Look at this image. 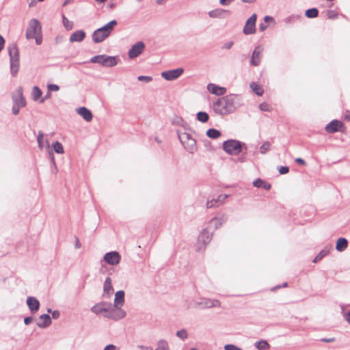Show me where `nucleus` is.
I'll use <instances>...</instances> for the list:
<instances>
[{
	"mask_svg": "<svg viewBox=\"0 0 350 350\" xmlns=\"http://www.w3.org/2000/svg\"><path fill=\"white\" fill-rule=\"evenodd\" d=\"M76 111L87 122H90L93 118L92 113L85 107H79Z\"/></svg>",
	"mask_w": 350,
	"mask_h": 350,
	"instance_id": "a878e982",
	"label": "nucleus"
},
{
	"mask_svg": "<svg viewBox=\"0 0 350 350\" xmlns=\"http://www.w3.org/2000/svg\"><path fill=\"white\" fill-rule=\"evenodd\" d=\"M196 305L201 308H208L212 307H219L221 303L217 299H211L208 298H201L200 301L196 302Z\"/></svg>",
	"mask_w": 350,
	"mask_h": 350,
	"instance_id": "4468645a",
	"label": "nucleus"
},
{
	"mask_svg": "<svg viewBox=\"0 0 350 350\" xmlns=\"http://www.w3.org/2000/svg\"><path fill=\"white\" fill-rule=\"evenodd\" d=\"M85 36L86 33L83 30H77L70 35L69 38V41L70 42H81L84 40Z\"/></svg>",
	"mask_w": 350,
	"mask_h": 350,
	"instance_id": "393cba45",
	"label": "nucleus"
},
{
	"mask_svg": "<svg viewBox=\"0 0 350 350\" xmlns=\"http://www.w3.org/2000/svg\"><path fill=\"white\" fill-rule=\"evenodd\" d=\"M43 136H44L43 133L42 131H39L38 132V135L37 136V142H38V148L40 150H42L43 148H44V145H43Z\"/></svg>",
	"mask_w": 350,
	"mask_h": 350,
	"instance_id": "37998d69",
	"label": "nucleus"
},
{
	"mask_svg": "<svg viewBox=\"0 0 350 350\" xmlns=\"http://www.w3.org/2000/svg\"><path fill=\"white\" fill-rule=\"evenodd\" d=\"M228 195L227 194H221L218 196L217 198L208 200L206 204V206L207 208L217 207L220 204L224 203L225 200L228 198Z\"/></svg>",
	"mask_w": 350,
	"mask_h": 350,
	"instance_id": "2eb2a0df",
	"label": "nucleus"
},
{
	"mask_svg": "<svg viewBox=\"0 0 350 350\" xmlns=\"http://www.w3.org/2000/svg\"><path fill=\"white\" fill-rule=\"evenodd\" d=\"M253 185L257 188H263L265 190H269L271 187L270 183L263 180L261 178H256L253 182Z\"/></svg>",
	"mask_w": 350,
	"mask_h": 350,
	"instance_id": "c756f323",
	"label": "nucleus"
},
{
	"mask_svg": "<svg viewBox=\"0 0 350 350\" xmlns=\"http://www.w3.org/2000/svg\"><path fill=\"white\" fill-rule=\"evenodd\" d=\"M295 162L299 165H306L305 161L301 158H297L295 159Z\"/></svg>",
	"mask_w": 350,
	"mask_h": 350,
	"instance_id": "69168bd1",
	"label": "nucleus"
},
{
	"mask_svg": "<svg viewBox=\"0 0 350 350\" xmlns=\"http://www.w3.org/2000/svg\"><path fill=\"white\" fill-rule=\"evenodd\" d=\"M42 90L38 86H34L32 90V98L33 100H37L42 96Z\"/></svg>",
	"mask_w": 350,
	"mask_h": 350,
	"instance_id": "4c0bfd02",
	"label": "nucleus"
},
{
	"mask_svg": "<svg viewBox=\"0 0 350 350\" xmlns=\"http://www.w3.org/2000/svg\"><path fill=\"white\" fill-rule=\"evenodd\" d=\"M17 94H18V97L13 96V103L14 105H18L20 107H24L26 105V101L25 97L23 94V88L19 87L17 89Z\"/></svg>",
	"mask_w": 350,
	"mask_h": 350,
	"instance_id": "5701e85b",
	"label": "nucleus"
},
{
	"mask_svg": "<svg viewBox=\"0 0 350 350\" xmlns=\"http://www.w3.org/2000/svg\"><path fill=\"white\" fill-rule=\"evenodd\" d=\"M107 306H108V302L101 301V302H99V303L95 304L94 306H93L91 308L90 310L92 312H93L96 314H103V315L104 314H105V312L107 311Z\"/></svg>",
	"mask_w": 350,
	"mask_h": 350,
	"instance_id": "4be33fe9",
	"label": "nucleus"
},
{
	"mask_svg": "<svg viewBox=\"0 0 350 350\" xmlns=\"http://www.w3.org/2000/svg\"><path fill=\"white\" fill-rule=\"evenodd\" d=\"M227 216L226 215H222L219 217H213L211 219L208 224V228H211L212 226H214V230H217L219 228L224 224H225L227 221Z\"/></svg>",
	"mask_w": 350,
	"mask_h": 350,
	"instance_id": "6ab92c4d",
	"label": "nucleus"
},
{
	"mask_svg": "<svg viewBox=\"0 0 350 350\" xmlns=\"http://www.w3.org/2000/svg\"><path fill=\"white\" fill-rule=\"evenodd\" d=\"M137 79L139 81H145L148 83L152 80V77L150 76L140 75L137 77Z\"/></svg>",
	"mask_w": 350,
	"mask_h": 350,
	"instance_id": "8fccbe9b",
	"label": "nucleus"
},
{
	"mask_svg": "<svg viewBox=\"0 0 350 350\" xmlns=\"http://www.w3.org/2000/svg\"><path fill=\"white\" fill-rule=\"evenodd\" d=\"M52 147L54 151L57 154L64 153V147L62 144L59 142H55L52 144Z\"/></svg>",
	"mask_w": 350,
	"mask_h": 350,
	"instance_id": "58836bf2",
	"label": "nucleus"
},
{
	"mask_svg": "<svg viewBox=\"0 0 350 350\" xmlns=\"http://www.w3.org/2000/svg\"><path fill=\"white\" fill-rule=\"evenodd\" d=\"M124 291L122 290L118 291L115 294L113 305L115 306L121 307L124 303Z\"/></svg>",
	"mask_w": 350,
	"mask_h": 350,
	"instance_id": "bb28decb",
	"label": "nucleus"
},
{
	"mask_svg": "<svg viewBox=\"0 0 350 350\" xmlns=\"http://www.w3.org/2000/svg\"><path fill=\"white\" fill-rule=\"evenodd\" d=\"M250 88L258 96H261L263 94V90L258 84L254 82L250 84Z\"/></svg>",
	"mask_w": 350,
	"mask_h": 350,
	"instance_id": "ea45409f",
	"label": "nucleus"
},
{
	"mask_svg": "<svg viewBox=\"0 0 350 350\" xmlns=\"http://www.w3.org/2000/svg\"><path fill=\"white\" fill-rule=\"evenodd\" d=\"M197 120L202 123L207 122L209 119V116L206 112L199 111L196 114Z\"/></svg>",
	"mask_w": 350,
	"mask_h": 350,
	"instance_id": "e433bc0d",
	"label": "nucleus"
},
{
	"mask_svg": "<svg viewBox=\"0 0 350 350\" xmlns=\"http://www.w3.org/2000/svg\"><path fill=\"white\" fill-rule=\"evenodd\" d=\"M326 15L329 19H336L338 18V13L332 10H327L326 12Z\"/></svg>",
	"mask_w": 350,
	"mask_h": 350,
	"instance_id": "49530a36",
	"label": "nucleus"
},
{
	"mask_svg": "<svg viewBox=\"0 0 350 350\" xmlns=\"http://www.w3.org/2000/svg\"><path fill=\"white\" fill-rule=\"evenodd\" d=\"M52 323L51 317L48 314H43L39 317L36 325L40 328L48 327Z\"/></svg>",
	"mask_w": 350,
	"mask_h": 350,
	"instance_id": "412c9836",
	"label": "nucleus"
},
{
	"mask_svg": "<svg viewBox=\"0 0 350 350\" xmlns=\"http://www.w3.org/2000/svg\"><path fill=\"white\" fill-rule=\"evenodd\" d=\"M120 62L118 56L97 55L90 58L89 62L98 64L104 67L111 68L117 66Z\"/></svg>",
	"mask_w": 350,
	"mask_h": 350,
	"instance_id": "20e7f679",
	"label": "nucleus"
},
{
	"mask_svg": "<svg viewBox=\"0 0 350 350\" xmlns=\"http://www.w3.org/2000/svg\"><path fill=\"white\" fill-rule=\"evenodd\" d=\"M121 260L120 254L116 251L107 252L103 256V260L110 265H118Z\"/></svg>",
	"mask_w": 350,
	"mask_h": 350,
	"instance_id": "f8f14e48",
	"label": "nucleus"
},
{
	"mask_svg": "<svg viewBox=\"0 0 350 350\" xmlns=\"http://www.w3.org/2000/svg\"><path fill=\"white\" fill-rule=\"evenodd\" d=\"M146 45H133L129 51L128 55L130 59H134L139 56L144 50Z\"/></svg>",
	"mask_w": 350,
	"mask_h": 350,
	"instance_id": "b1692460",
	"label": "nucleus"
},
{
	"mask_svg": "<svg viewBox=\"0 0 350 350\" xmlns=\"http://www.w3.org/2000/svg\"><path fill=\"white\" fill-rule=\"evenodd\" d=\"M319 10L316 8L308 9L305 12V16L308 18H314L318 16Z\"/></svg>",
	"mask_w": 350,
	"mask_h": 350,
	"instance_id": "f704fd0d",
	"label": "nucleus"
},
{
	"mask_svg": "<svg viewBox=\"0 0 350 350\" xmlns=\"http://www.w3.org/2000/svg\"><path fill=\"white\" fill-rule=\"evenodd\" d=\"M68 33H65L63 34H58L55 38V42L57 44L59 42H65L67 41Z\"/></svg>",
	"mask_w": 350,
	"mask_h": 350,
	"instance_id": "a18cd8bd",
	"label": "nucleus"
},
{
	"mask_svg": "<svg viewBox=\"0 0 350 350\" xmlns=\"http://www.w3.org/2000/svg\"><path fill=\"white\" fill-rule=\"evenodd\" d=\"M344 124L338 120H332L325 126V131L329 133H334L338 131H342Z\"/></svg>",
	"mask_w": 350,
	"mask_h": 350,
	"instance_id": "ddd939ff",
	"label": "nucleus"
},
{
	"mask_svg": "<svg viewBox=\"0 0 350 350\" xmlns=\"http://www.w3.org/2000/svg\"><path fill=\"white\" fill-rule=\"evenodd\" d=\"M234 0H219V3L222 5H228Z\"/></svg>",
	"mask_w": 350,
	"mask_h": 350,
	"instance_id": "680f3d73",
	"label": "nucleus"
},
{
	"mask_svg": "<svg viewBox=\"0 0 350 350\" xmlns=\"http://www.w3.org/2000/svg\"><path fill=\"white\" fill-rule=\"evenodd\" d=\"M176 133L180 142L186 150L189 153H193L197 149L196 139L189 133L181 132L180 130H177Z\"/></svg>",
	"mask_w": 350,
	"mask_h": 350,
	"instance_id": "423d86ee",
	"label": "nucleus"
},
{
	"mask_svg": "<svg viewBox=\"0 0 350 350\" xmlns=\"http://www.w3.org/2000/svg\"><path fill=\"white\" fill-rule=\"evenodd\" d=\"M126 314V312L121 308L115 306V305H112L111 303H108L107 311L105 314H103V317L109 319L118 321L125 317Z\"/></svg>",
	"mask_w": 350,
	"mask_h": 350,
	"instance_id": "6e6552de",
	"label": "nucleus"
},
{
	"mask_svg": "<svg viewBox=\"0 0 350 350\" xmlns=\"http://www.w3.org/2000/svg\"><path fill=\"white\" fill-rule=\"evenodd\" d=\"M348 246V241L345 238H339L336 242V249L338 252L344 251Z\"/></svg>",
	"mask_w": 350,
	"mask_h": 350,
	"instance_id": "2f4dec72",
	"label": "nucleus"
},
{
	"mask_svg": "<svg viewBox=\"0 0 350 350\" xmlns=\"http://www.w3.org/2000/svg\"><path fill=\"white\" fill-rule=\"evenodd\" d=\"M50 97H51V92L48 91L46 94L43 98H41L40 103H43L46 99L49 98Z\"/></svg>",
	"mask_w": 350,
	"mask_h": 350,
	"instance_id": "0e129e2a",
	"label": "nucleus"
},
{
	"mask_svg": "<svg viewBox=\"0 0 350 350\" xmlns=\"http://www.w3.org/2000/svg\"><path fill=\"white\" fill-rule=\"evenodd\" d=\"M20 107L16 105L13 104L12 111L14 115H18L20 111Z\"/></svg>",
	"mask_w": 350,
	"mask_h": 350,
	"instance_id": "864d4df0",
	"label": "nucleus"
},
{
	"mask_svg": "<svg viewBox=\"0 0 350 350\" xmlns=\"http://www.w3.org/2000/svg\"><path fill=\"white\" fill-rule=\"evenodd\" d=\"M262 50L263 49L262 48L261 45H258L254 49L250 60V63L252 66H256L260 64Z\"/></svg>",
	"mask_w": 350,
	"mask_h": 350,
	"instance_id": "dca6fc26",
	"label": "nucleus"
},
{
	"mask_svg": "<svg viewBox=\"0 0 350 350\" xmlns=\"http://www.w3.org/2000/svg\"><path fill=\"white\" fill-rule=\"evenodd\" d=\"M176 336L180 339L185 340L188 338L187 332L185 329H182L176 332Z\"/></svg>",
	"mask_w": 350,
	"mask_h": 350,
	"instance_id": "a19ab883",
	"label": "nucleus"
},
{
	"mask_svg": "<svg viewBox=\"0 0 350 350\" xmlns=\"http://www.w3.org/2000/svg\"><path fill=\"white\" fill-rule=\"evenodd\" d=\"M60 312L59 310H53L51 313V317L54 319H57L59 317Z\"/></svg>",
	"mask_w": 350,
	"mask_h": 350,
	"instance_id": "5fc2aeb1",
	"label": "nucleus"
},
{
	"mask_svg": "<svg viewBox=\"0 0 350 350\" xmlns=\"http://www.w3.org/2000/svg\"><path fill=\"white\" fill-rule=\"evenodd\" d=\"M259 109L262 111H271V107L267 103H262L260 104Z\"/></svg>",
	"mask_w": 350,
	"mask_h": 350,
	"instance_id": "de8ad7c7",
	"label": "nucleus"
},
{
	"mask_svg": "<svg viewBox=\"0 0 350 350\" xmlns=\"http://www.w3.org/2000/svg\"><path fill=\"white\" fill-rule=\"evenodd\" d=\"M8 51L10 56V72L12 77H15L20 66L19 50L17 45H9Z\"/></svg>",
	"mask_w": 350,
	"mask_h": 350,
	"instance_id": "39448f33",
	"label": "nucleus"
},
{
	"mask_svg": "<svg viewBox=\"0 0 350 350\" xmlns=\"http://www.w3.org/2000/svg\"><path fill=\"white\" fill-rule=\"evenodd\" d=\"M269 22H274V18L272 16H265L264 17V23H267Z\"/></svg>",
	"mask_w": 350,
	"mask_h": 350,
	"instance_id": "4d7b16f0",
	"label": "nucleus"
},
{
	"mask_svg": "<svg viewBox=\"0 0 350 350\" xmlns=\"http://www.w3.org/2000/svg\"><path fill=\"white\" fill-rule=\"evenodd\" d=\"M118 22L116 20H112L105 24L104 26L96 29L92 33V40L96 43L103 42L107 38L113 30L114 27L117 25Z\"/></svg>",
	"mask_w": 350,
	"mask_h": 350,
	"instance_id": "f03ea898",
	"label": "nucleus"
},
{
	"mask_svg": "<svg viewBox=\"0 0 350 350\" xmlns=\"http://www.w3.org/2000/svg\"><path fill=\"white\" fill-rule=\"evenodd\" d=\"M206 135L209 138L215 139L219 138L221 135V133L219 130L212 128L206 131Z\"/></svg>",
	"mask_w": 350,
	"mask_h": 350,
	"instance_id": "72a5a7b5",
	"label": "nucleus"
},
{
	"mask_svg": "<svg viewBox=\"0 0 350 350\" xmlns=\"http://www.w3.org/2000/svg\"><path fill=\"white\" fill-rule=\"evenodd\" d=\"M213 237V232H210L206 228L202 230L198 238V251L204 250L206 245H208Z\"/></svg>",
	"mask_w": 350,
	"mask_h": 350,
	"instance_id": "1a4fd4ad",
	"label": "nucleus"
},
{
	"mask_svg": "<svg viewBox=\"0 0 350 350\" xmlns=\"http://www.w3.org/2000/svg\"><path fill=\"white\" fill-rule=\"evenodd\" d=\"M245 144L237 139H228L223 142L224 150L230 155H237L242 152Z\"/></svg>",
	"mask_w": 350,
	"mask_h": 350,
	"instance_id": "0eeeda50",
	"label": "nucleus"
},
{
	"mask_svg": "<svg viewBox=\"0 0 350 350\" xmlns=\"http://www.w3.org/2000/svg\"><path fill=\"white\" fill-rule=\"evenodd\" d=\"M49 157H50V159L51 161V162L53 163V165L55 166V158H54V155H53V153L52 152H49Z\"/></svg>",
	"mask_w": 350,
	"mask_h": 350,
	"instance_id": "774afa93",
	"label": "nucleus"
},
{
	"mask_svg": "<svg viewBox=\"0 0 350 350\" xmlns=\"http://www.w3.org/2000/svg\"><path fill=\"white\" fill-rule=\"evenodd\" d=\"M340 309L344 319L350 325V304H341Z\"/></svg>",
	"mask_w": 350,
	"mask_h": 350,
	"instance_id": "7c9ffc66",
	"label": "nucleus"
},
{
	"mask_svg": "<svg viewBox=\"0 0 350 350\" xmlns=\"http://www.w3.org/2000/svg\"><path fill=\"white\" fill-rule=\"evenodd\" d=\"M207 90L209 92L216 96H223L226 92V88L224 87L219 86L214 83H208L207 85Z\"/></svg>",
	"mask_w": 350,
	"mask_h": 350,
	"instance_id": "f3484780",
	"label": "nucleus"
},
{
	"mask_svg": "<svg viewBox=\"0 0 350 350\" xmlns=\"http://www.w3.org/2000/svg\"><path fill=\"white\" fill-rule=\"evenodd\" d=\"M332 248V245H327L325 246V247L316 256V257L313 259L312 262L314 263L318 262L323 258L328 255L330 252V250Z\"/></svg>",
	"mask_w": 350,
	"mask_h": 350,
	"instance_id": "cd10ccee",
	"label": "nucleus"
},
{
	"mask_svg": "<svg viewBox=\"0 0 350 350\" xmlns=\"http://www.w3.org/2000/svg\"><path fill=\"white\" fill-rule=\"evenodd\" d=\"M117 349L116 346H115L114 345H107V346H105V347L104 348V350H116Z\"/></svg>",
	"mask_w": 350,
	"mask_h": 350,
	"instance_id": "052dcab7",
	"label": "nucleus"
},
{
	"mask_svg": "<svg viewBox=\"0 0 350 350\" xmlns=\"http://www.w3.org/2000/svg\"><path fill=\"white\" fill-rule=\"evenodd\" d=\"M33 320V318L32 317H26L24 319V323L26 325H29Z\"/></svg>",
	"mask_w": 350,
	"mask_h": 350,
	"instance_id": "6e6d98bb",
	"label": "nucleus"
},
{
	"mask_svg": "<svg viewBox=\"0 0 350 350\" xmlns=\"http://www.w3.org/2000/svg\"><path fill=\"white\" fill-rule=\"evenodd\" d=\"M240 94H230L217 98L213 103V109L217 114L225 116L234 113L242 105Z\"/></svg>",
	"mask_w": 350,
	"mask_h": 350,
	"instance_id": "f257e3e1",
	"label": "nucleus"
},
{
	"mask_svg": "<svg viewBox=\"0 0 350 350\" xmlns=\"http://www.w3.org/2000/svg\"><path fill=\"white\" fill-rule=\"evenodd\" d=\"M41 29L42 27L39 21L36 18L31 19L26 31L27 38H34L36 40V44H42V36Z\"/></svg>",
	"mask_w": 350,
	"mask_h": 350,
	"instance_id": "7ed1b4c3",
	"label": "nucleus"
},
{
	"mask_svg": "<svg viewBox=\"0 0 350 350\" xmlns=\"http://www.w3.org/2000/svg\"><path fill=\"white\" fill-rule=\"evenodd\" d=\"M47 89L49 92L58 91L59 90V87L56 84H49L47 85Z\"/></svg>",
	"mask_w": 350,
	"mask_h": 350,
	"instance_id": "3c124183",
	"label": "nucleus"
},
{
	"mask_svg": "<svg viewBox=\"0 0 350 350\" xmlns=\"http://www.w3.org/2000/svg\"><path fill=\"white\" fill-rule=\"evenodd\" d=\"M103 291L104 293L107 294L108 296H110L113 293L111 280L109 277H107L104 282Z\"/></svg>",
	"mask_w": 350,
	"mask_h": 350,
	"instance_id": "c85d7f7f",
	"label": "nucleus"
},
{
	"mask_svg": "<svg viewBox=\"0 0 350 350\" xmlns=\"http://www.w3.org/2000/svg\"><path fill=\"white\" fill-rule=\"evenodd\" d=\"M62 20H63V24L65 28L67 30H70L72 29L73 23L72 22H70L68 19L65 16L64 14H62Z\"/></svg>",
	"mask_w": 350,
	"mask_h": 350,
	"instance_id": "79ce46f5",
	"label": "nucleus"
},
{
	"mask_svg": "<svg viewBox=\"0 0 350 350\" xmlns=\"http://www.w3.org/2000/svg\"><path fill=\"white\" fill-rule=\"evenodd\" d=\"M224 348V350H242V349L233 344H227Z\"/></svg>",
	"mask_w": 350,
	"mask_h": 350,
	"instance_id": "09e8293b",
	"label": "nucleus"
},
{
	"mask_svg": "<svg viewBox=\"0 0 350 350\" xmlns=\"http://www.w3.org/2000/svg\"><path fill=\"white\" fill-rule=\"evenodd\" d=\"M257 14H253L245 22L243 32L245 35L253 34L256 32V23Z\"/></svg>",
	"mask_w": 350,
	"mask_h": 350,
	"instance_id": "9d476101",
	"label": "nucleus"
},
{
	"mask_svg": "<svg viewBox=\"0 0 350 350\" xmlns=\"http://www.w3.org/2000/svg\"><path fill=\"white\" fill-rule=\"evenodd\" d=\"M117 5V3L115 0H111L110 3L108 5V8L111 10H113Z\"/></svg>",
	"mask_w": 350,
	"mask_h": 350,
	"instance_id": "13d9d810",
	"label": "nucleus"
},
{
	"mask_svg": "<svg viewBox=\"0 0 350 350\" xmlns=\"http://www.w3.org/2000/svg\"><path fill=\"white\" fill-rule=\"evenodd\" d=\"M321 341L324 342H332L335 341V338H323L321 339Z\"/></svg>",
	"mask_w": 350,
	"mask_h": 350,
	"instance_id": "e2e57ef3",
	"label": "nucleus"
},
{
	"mask_svg": "<svg viewBox=\"0 0 350 350\" xmlns=\"http://www.w3.org/2000/svg\"><path fill=\"white\" fill-rule=\"evenodd\" d=\"M267 27H268V25H266L265 23H261L259 24V31L260 32L264 31Z\"/></svg>",
	"mask_w": 350,
	"mask_h": 350,
	"instance_id": "bf43d9fd",
	"label": "nucleus"
},
{
	"mask_svg": "<svg viewBox=\"0 0 350 350\" xmlns=\"http://www.w3.org/2000/svg\"><path fill=\"white\" fill-rule=\"evenodd\" d=\"M271 144L269 142H265L262 144V145L260 147V152L261 154H265L270 148Z\"/></svg>",
	"mask_w": 350,
	"mask_h": 350,
	"instance_id": "c03bdc74",
	"label": "nucleus"
},
{
	"mask_svg": "<svg viewBox=\"0 0 350 350\" xmlns=\"http://www.w3.org/2000/svg\"><path fill=\"white\" fill-rule=\"evenodd\" d=\"M172 124L174 125L180 126L184 129H186V126L187 125V122L181 117L179 116H175L172 120Z\"/></svg>",
	"mask_w": 350,
	"mask_h": 350,
	"instance_id": "c9c22d12",
	"label": "nucleus"
},
{
	"mask_svg": "<svg viewBox=\"0 0 350 350\" xmlns=\"http://www.w3.org/2000/svg\"><path fill=\"white\" fill-rule=\"evenodd\" d=\"M75 248L79 249L81 247V245L78 238H76V242L75 244Z\"/></svg>",
	"mask_w": 350,
	"mask_h": 350,
	"instance_id": "338daca9",
	"label": "nucleus"
},
{
	"mask_svg": "<svg viewBox=\"0 0 350 350\" xmlns=\"http://www.w3.org/2000/svg\"><path fill=\"white\" fill-rule=\"evenodd\" d=\"M230 14L231 12L230 10L221 8H217L208 12V16L211 18H223L227 16H230Z\"/></svg>",
	"mask_w": 350,
	"mask_h": 350,
	"instance_id": "a211bd4d",
	"label": "nucleus"
},
{
	"mask_svg": "<svg viewBox=\"0 0 350 350\" xmlns=\"http://www.w3.org/2000/svg\"><path fill=\"white\" fill-rule=\"evenodd\" d=\"M184 72L182 68L165 70L161 72V77L167 81H173L178 79Z\"/></svg>",
	"mask_w": 350,
	"mask_h": 350,
	"instance_id": "9b49d317",
	"label": "nucleus"
},
{
	"mask_svg": "<svg viewBox=\"0 0 350 350\" xmlns=\"http://www.w3.org/2000/svg\"><path fill=\"white\" fill-rule=\"evenodd\" d=\"M278 170L280 174H285L289 172V167L288 166H280Z\"/></svg>",
	"mask_w": 350,
	"mask_h": 350,
	"instance_id": "603ef678",
	"label": "nucleus"
},
{
	"mask_svg": "<svg viewBox=\"0 0 350 350\" xmlns=\"http://www.w3.org/2000/svg\"><path fill=\"white\" fill-rule=\"evenodd\" d=\"M27 305L31 313H35L38 311L40 308V301L34 297H28L27 299Z\"/></svg>",
	"mask_w": 350,
	"mask_h": 350,
	"instance_id": "aec40b11",
	"label": "nucleus"
},
{
	"mask_svg": "<svg viewBox=\"0 0 350 350\" xmlns=\"http://www.w3.org/2000/svg\"><path fill=\"white\" fill-rule=\"evenodd\" d=\"M254 346L258 350H267L270 348L268 342L262 339L256 342Z\"/></svg>",
	"mask_w": 350,
	"mask_h": 350,
	"instance_id": "473e14b6",
	"label": "nucleus"
}]
</instances>
